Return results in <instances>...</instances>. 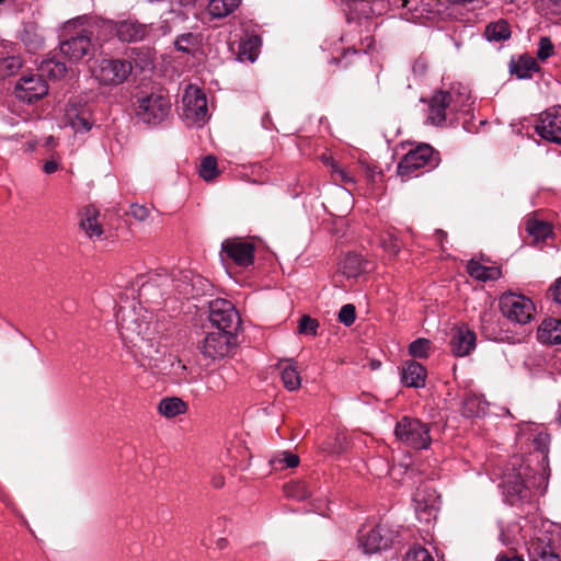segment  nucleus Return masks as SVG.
<instances>
[{
	"instance_id": "obj_60",
	"label": "nucleus",
	"mask_w": 561,
	"mask_h": 561,
	"mask_svg": "<svg viewBox=\"0 0 561 561\" xmlns=\"http://www.w3.org/2000/svg\"><path fill=\"white\" fill-rule=\"evenodd\" d=\"M411 0H388L390 7L407 8Z\"/></svg>"
},
{
	"instance_id": "obj_26",
	"label": "nucleus",
	"mask_w": 561,
	"mask_h": 561,
	"mask_svg": "<svg viewBox=\"0 0 561 561\" xmlns=\"http://www.w3.org/2000/svg\"><path fill=\"white\" fill-rule=\"evenodd\" d=\"M537 337L542 344H561V320L545 319L538 328Z\"/></svg>"
},
{
	"instance_id": "obj_59",
	"label": "nucleus",
	"mask_w": 561,
	"mask_h": 561,
	"mask_svg": "<svg viewBox=\"0 0 561 561\" xmlns=\"http://www.w3.org/2000/svg\"><path fill=\"white\" fill-rule=\"evenodd\" d=\"M434 236L436 241L440 244L442 250H445L443 242L447 239V233L444 230H436Z\"/></svg>"
},
{
	"instance_id": "obj_27",
	"label": "nucleus",
	"mask_w": 561,
	"mask_h": 561,
	"mask_svg": "<svg viewBox=\"0 0 561 561\" xmlns=\"http://www.w3.org/2000/svg\"><path fill=\"white\" fill-rule=\"evenodd\" d=\"M262 39L256 34H247L240 42L237 57L240 61L253 62L259 56Z\"/></svg>"
},
{
	"instance_id": "obj_25",
	"label": "nucleus",
	"mask_w": 561,
	"mask_h": 561,
	"mask_svg": "<svg viewBox=\"0 0 561 561\" xmlns=\"http://www.w3.org/2000/svg\"><path fill=\"white\" fill-rule=\"evenodd\" d=\"M174 289L183 297L195 296L199 294V285L203 278L194 274L192 271L179 272V277L173 278Z\"/></svg>"
},
{
	"instance_id": "obj_32",
	"label": "nucleus",
	"mask_w": 561,
	"mask_h": 561,
	"mask_svg": "<svg viewBox=\"0 0 561 561\" xmlns=\"http://www.w3.org/2000/svg\"><path fill=\"white\" fill-rule=\"evenodd\" d=\"M488 409L486 401L476 393H468L461 407V413L466 417H478L485 414Z\"/></svg>"
},
{
	"instance_id": "obj_55",
	"label": "nucleus",
	"mask_w": 561,
	"mask_h": 561,
	"mask_svg": "<svg viewBox=\"0 0 561 561\" xmlns=\"http://www.w3.org/2000/svg\"><path fill=\"white\" fill-rule=\"evenodd\" d=\"M413 72L416 75H424L427 69V60L424 57H419L414 60L412 66Z\"/></svg>"
},
{
	"instance_id": "obj_37",
	"label": "nucleus",
	"mask_w": 561,
	"mask_h": 561,
	"mask_svg": "<svg viewBox=\"0 0 561 561\" xmlns=\"http://www.w3.org/2000/svg\"><path fill=\"white\" fill-rule=\"evenodd\" d=\"M549 442L550 437L548 434L539 433L536 435L533 440L534 451L530 453L529 457L525 459V461L529 463L533 459H540L542 462H546L548 459Z\"/></svg>"
},
{
	"instance_id": "obj_50",
	"label": "nucleus",
	"mask_w": 561,
	"mask_h": 561,
	"mask_svg": "<svg viewBox=\"0 0 561 561\" xmlns=\"http://www.w3.org/2000/svg\"><path fill=\"white\" fill-rule=\"evenodd\" d=\"M403 561H434V559L427 549L414 546L408 550Z\"/></svg>"
},
{
	"instance_id": "obj_28",
	"label": "nucleus",
	"mask_w": 561,
	"mask_h": 561,
	"mask_svg": "<svg viewBox=\"0 0 561 561\" xmlns=\"http://www.w3.org/2000/svg\"><path fill=\"white\" fill-rule=\"evenodd\" d=\"M367 267V262L362 255L355 253L346 254L340 262V272L347 278H356L362 275Z\"/></svg>"
},
{
	"instance_id": "obj_48",
	"label": "nucleus",
	"mask_w": 561,
	"mask_h": 561,
	"mask_svg": "<svg viewBox=\"0 0 561 561\" xmlns=\"http://www.w3.org/2000/svg\"><path fill=\"white\" fill-rule=\"evenodd\" d=\"M381 247L389 255L396 256L402 248V242L392 232H387L381 237Z\"/></svg>"
},
{
	"instance_id": "obj_33",
	"label": "nucleus",
	"mask_w": 561,
	"mask_h": 561,
	"mask_svg": "<svg viewBox=\"0 0 561 561\" xmlns=\"http://www.w3.org/2000/svg\"><path fill=\"white\" fill-rule=\"evenodd\" d=\"M241 2L242 0H209L207 12L214 19H224L232 14Z\"/></svg>"
},
{
	"instance_id": "obj_3",
	"label": "nucleus",
	"mask_w": 561,
	"mask_h": 561,
	"mask_svg": "<svg viewBox=\"0 0 561 561\" xmlns=\"http://www.w3.org/2000/svg\"><path fill=\"white\" fill-rule=\"evenodd\" d=\"M59 48L72 61L93 55L91 32L76 21L67 22L61 31Z\"/></svg>"
},
{
	"instance_id": "obj_46",
	"label": "nucleus",
	"mask_w": 561,
	"mask_h": 561,
	"mask_svg": "<svg viewBox=\"0 0 561 561\" xmlns=\"http://www.w3.org/2000/svg\"><path fill=\"white\" fill-rule=\"evenodd\" d=\"M432 342L420 337L413 341L409 346V353L415 358H427L430 356Z\"/></svg>"
},
{
	"instance_id": "obj_31",
	"label": "nucleus",
	"mask_w": 561,
	"mask_h": 561,
	"mask_svg": "<svg viewBox=\"0 0 561 561\" xmlns=\"http://www.w3.org/2000/svg\"><path fill=\"white\" fill-rule=\"evenodd\" d=\"M468 274L481 282L495 280L501 277V270L495 266H485L479 261L470 260L467 264Z\"/></svg>"
},
{
	"instance_id": "obj_29",
	"label": "nucleus",
	"mask_w": 561,
	"mask_h": 561,
	"mask_svg": "<svg viewBox=\"0 0 561 561\" xmlns=\"http://www.w3.org/2000/svg\"><path fill=\"white\" fill-rule=\"evenodd\" d=\"M157 410L160 415L173 419L185 414L188 410V404L179 397H167L160 400Z\"/></svg>"
},
{
	"instance_id": "obj_35",
	"label": "nucleus",
	"mask_w": 561,
	"mask_h": 561,
	"mask_svg": "<svg viewBox=\"0 0 561 561\" xmlns=\"http://www.w3.org/2000/svg\"><path fill=\"white\" fill-rule=\"evenodd\" d=\"M484 36L489 42L506 41L511 37L510 24L501 19L485 26Z\"/></svg>"
},
{
	"instance_id": "obj_49",
	"label": "nucleus",
	"mask_w": 561,
	"mask_h": 561,
	"mask_svg": "<svg viewBox=\"0 0 561 561\" xmlns=\"http://www.w3.org/2000/svg\"><path fill=\"white\" fill-rule=\"evenodd\" d=\"M318 320L307 314H304L298 323V332L305 335L316 336L318 334Z\"/></svg>"
},
{
	"instance_id": "obj_30",
	"label": "nucleus",
	"mask_w": 561,
	"mask_h": 561,
	"mask_svg": "<svg viewBox=\"0 0 561 561\" xmlns=\"http://www.w3.org/2000/svg\"><path fill=\"white\" fill-rule=\"evenodd\" d=\"M160 277H149L147 280L142 282L138 289V297L141 302L153 305L158 304L162 297V293L159 288L161 283H159Z\"/></svg>"
},
{
	"instance_id": "obj_2",
	"label": "nucleus",
	"mask_w": 561,
	"mask_h": 561,
	"mask_svg": "<svg viewBox=\"0 0 561 561\" xmlns=\"http://www.w3.org/2000/svg\"><path fill=\"white\" fill-rule=\"evenodd\" d=\"M116 318L121 337L126 345L141 347L153 339V312L141 302L138 306H121Z\"/></svg>"
},
{
	"instance_id": "obj_56",
	"label": "nucleus",
	"mask_w": 561,
	"mask_h": 561,
	"mask_svg": "<svg viewBox=\"0 0 561 561\" xmlns=\"http://www.w3.org/2000/svg\"><path fill=\"white\" fill-rule=\"evenodd\" d=\"M550 293L554 301L561 305V277L550 287Z\"/></svg>"
},
{
	"instance_id": "obj_9",
	"label": "nucleus",
	"mask_w": 561,
	"mask_h": 561,
	"mask_svg": "<svg viewBox=\"0 0 561 561\" xmlns=\"http://www.w3.org/2000/svg\"><path fill=\"white\" fill-rule=\"evenodd\" d=\"M255 242L249 238H227L221 243L222 261H230L236 266L249 268L254 264Z\"/></svg>"
},
{
	"instance_id": "obj_61",
	"label": "nucleus",
	"mask_w": 561,
	"mask_h": 561,
	"mask_svg": "<svg viewBox=\"0 0 561 561\" xmlns=\"http://www.w3.org/2000/svg\"><path fill=\"white\" fill-rule=\"evenodd\" d=\"M160 31L162 35H167L171 33V26L167 21H163L160 25Z\"/></svg>"
},
{
	"instance_id": "obj_7",
	"label": "nucleus",
	"mask_w": 561,
	"mask_h": 561,
	"mask_svg": "<svg viewBox=\"0 0 561 561\" xmlns=\"http://www.w3.org/2000/svg\"><path fill=\"white\" fill-rule=\"evenodd\" d=\"M136 116L147 125H159L171 113L170 98L162 93H151L137 100Z\"/></svg>"
},
{
	"instance_id": "obj_42",
	"label": "nucleus",
	"mask_w": 561,
	"mask_h": 561,
	"mask_svg": "<svg viewBox=\"0 0 561 561\" xmlns=\"http://www.w3.org/2000/svg\"><path fill=\"white\" fill-rule=\"evenodd\" d=\"M526 230L537 240H545L551 233V226L542 220L528 219L526 222Z\"/></svg>"
},
{
	"instance_id": "obj_23",
	"label": "nucleus",
	"mask_w": 561,
	"mask_h": 561,
	"mask_svg": "<svg viewBox=\"0 0 561 561\" xmlns=\"http://www.w3.org/2000/svg\"><path fill=\"white\" fill-rule=\"evenodd\" d=\"M426 368L414 360L405 362L401 368V381L407 387L422 388L425 386Z\"/></svg>"
},
{
	"instance_id": "obj_63",
	"label": "nucleus",
	"mask_w": 561,
	"mask_h": 561,
	"mask_svg": "<svg viewBox=\"0 0 561 561\" xmlns=\"http://www.w3.org/2000/svg\"><path fill=\"white\" fill-rule=\"evenodd\" d=\"M226 543H227V541H226V539H224V538H220V539L217 541V546H218V548H219V549L225 548V547H226Z\"/></svg>"
},
{
	"instance_id": "obj_1",
	"label": "nucleus",
	"mask_w": 561,
	"mask_h": 561,
	"mask_svg": "<svg viewBox=\"0 0 561 561\" xmlns=\"http://www.w3.org/2000/svg\"><path fill=\"white\" fill-rule=\"evenodd\" d=\"M500 485L506 502L516 505L543 494L548 477L533 469L523 456L515 455L506 465Z\"/></svg>"
},
{
	"instance_id": "obj_12",
	"label": "nucleus",
	"mask_w": 561,
	"mask_h": 561,
	"mask_svg": "<svg viewBox=\"0 0 561 561\" xmlns=\"http://www.w3.org/2000/svg\"><path fill=\"white\" fill-rule=\"evenodd\" d=\"M48 93L47 81L39 73L24 75L14 87V95L18 100L32 104L43 99Z\"/></svg>"
},
{
	"instance_id": "obj_21",
	"label": "nucleus",
	"mask_w": 561,
	"mask_h": 561,
	"mask_svg": "<svg viewBox=\"0 0 561 561\" xmlns=\"http://www.w3.org/2000/svg\"><path fill=\"white\" fill-rule=\"evenodd\" d=\"M80 228L91 240H101L104 229L99 220L100 211L92 205L84 206L80 211Z\"/></svg>"
},
{
	"instance_id": "obj_13",
	"label": "nucleus",
	"mask_w": 561,
	"mask_h": 561,
	"mask_svg": "<svg viewBox=\"0 0 561 561\" xmlns=\"http://www.w3.org/2000/svg\"><path fill=\"white\" fill-rule=\"evenodd\" d=\"M234 344L233 333L216 330L206 334L201 345V352L207 358L219 359L227 356Z\"/></svg>"
},
{
	"instance_id": "obj_45",
	"label": "nucleus",
	"mask_w": 561,
	"mask_h": 561,
	"mask_svg": "<svg viewBox=\"0 0 561 561\" xmlns=\"http://www.w3.org/2000/svg\"><path fill=\"white\" fill-rule=\"evenodd\" d=\"M41 71L54 79H58L66 75L67 67L64 62L59 60L48 59L42 62Z\"/></svg>"
},
{
	"instance_id": "obj_39",
	"label": "nucleus",
	"mask_w": 561,
	"mask_h": 561,
	"mask_svg": "<svg viewBox=\"0 0 561 561\" xmlns=\"http://www.w3.org/2000/svg\"><path fill=\"white\" fill-rule=\"evenodd\" d=\"M199 43L201 39L198 34L187 32L178 35L173 42V45L178 51L193 54L199 46Z\"/></svg>"
},
{
	"instance_id": "obj_18",
	"label": "nucleus",
	"mask_w": 561,
	"mask_h": 561,
	"mask_svg": "<svg viewBox=\"0 0 561 561\" xmlns=\"http://www.w3.org/2000/svg\"><path fill=\"white\" fill-rule=\"evenodd\" d=\"M116 36L125 43H136L147 39L151 32V24L140 23L135 19L117 21L113 24Z\"/></svg>"
},
{
	"instance_id": "obj_22",
	"label": "nucleus",
	"mask_w": 561,
	"mask_h": 561,
	"mask_svg": "<svg viewBox=\"0 0 561 561\" xmlns=\"http://www.w3.org/2000/svg\"><path fill=\"white\" fill-rule=\"evenodd\" d=\"M477 336L467 327H459L450 339V350L456 356H466L476 347Z\"/></svg>"
},
{
	"instance_id": "obj_40",
	"label": "nucleus",
	"mask_w": 561,
	"mask_h": 561,
	"mask_svg": "<svg viewBox=\"0 0 561 561\" xmlns=\"http://www.w3.org/2000/svg\"><path fill=\"white\" fill-rule=\"evenodd\" d=\"M270 463L274 470L295 468L299 465V457L290 451H282L273 456Z\"/></svg>"
},
{
	"instance_id": "obj_43",
	"label": "nucleus",
	"mask_w": 561,
	"mask_h": 561,
	"mask_svg": "<svg viewBox=\"0 0 561 561\" xmlns=\"http://www.w3.org/2000/svg\"><path fill=\"white\" fill-rule=\"evenodd\" d=\"M198 173L205 181L214 180L219 174L217 159L214 156L204 157L201 161Z\"/></svg>"
},
{
	"instance_id": "obj_19",
	"label": "nucleus",
	"mask_w": 561,
	"mask_h": 561,
	"mask_svg": "<svg viewBox=\"0 0 561 561\" xmlns=\"http://www.w3.org/2000/svg\"><path fill=\"white\" fill-rule=\"evenodd\" d=\"M66 117L76 133H88L92 128L93 121L91 110L80 100H70L68 102Z\"/></svg>"
},
{
	"instance_id": "obj_8",
	"label": "nucleus",
	"mask_w": 561,
	"mask_h": 561,
	"mask_svg": "<svg viewBox=\"0 0 561 561\" xmlns=\"http://www.w3.org/2000/svg\"><path fill=\"white\" fill-rule=\"evenodd\" d=\"M133 71V64L126 59L104 58L93 70L95 80L103 87L123 84Z\"/></svg>"
},
{
	"instance_id": "obj_14",
	"label": "nucleus",
	"mask_w": 561,
	"mask_h": 561,
	"mask_svg": "<svg viewBox=\"0 0 561 561\" xmlns=\"http://www.w3.org/2000/svg\"><path fill=\"white\" fill-rule=\"evenodd\" d=\"M183 114L192 123L204 122L207 117V99L197 87L190 84L183 93Z\"/></svg>"
},
{
	"instance_id": "obj_52",
	"label": "nucleus",
	"mask_w": 561,
	"mask_h": 561,
	"mask_svg": "<svg viewBox=\"0 0 561 561\" xmlns=\"http://www.w3.org/2000/svg\"><path fill=\"white\" fill-rule=\"evenodd\" d=\"M225 386V379L220 374H209L206 378V387L211 392L220 393Z\"/></svg>"
},
{
	"instance_id": "obj_5",
	"label": "nucleus",
	"mask_w": 561,
	"mask_h": 561,
	"mask_svg": "<svg viewBox=\"0 0 561 561\" xmlns=\"http://www.w3.org/2000/svg\"><path fill=\"white\" fill-rule=\"evenodd\" d=\"M440 162L439 152L427 144H420L407 152L398 164V174L402 179L413 176L417 170L428 172Z\"/></svg>"
},
{
	"instance_id": "obj_24",
	"label": "nucleus",
	"mask_w": 561,
	"mask_h": 561,
	"mask_svg": "<svg viewBox=\"0 0 561 561\" xmlns=\"http://www.w3.org/2000/svg\"><path fill=\"white\" fill-rule=\"evenodd\" d=\"M282 382L288 391H296L301 386L300 371L297 362L291 358L280 359L277 364Z\"/></svg>"
},
{
	"instance_id": "obj_64",
	"label": "nucleus",
	"mask_w": 561,
	"mask_h": 561,
	"mask_svg": "<svg viewBox=\"0 0 561 561\" xmlns=\"http://www.w3.org/2000/svg\"><path fill=\"white\" fill-rule=\"evenodd\" d=\"M557 421L561 425V403L559 404Z\"/></svg>"
},
{
	"instance_id": "obj_41",
	"label": "nucleus",
	"mask_w": 561,
	"mask_h": 561,
	"mask_svg": "<svg viewBox=\"0 0 561 561\" xmlns=\"http://www.w3.org/2000/svg\"><path fill=\"white\" fill-rule=\"evenodd\" d=\"M284 492L287 497L295 499L297 501H305L311 492L305 481H291L284 485Z\"/></svg>"
},
{
	"instance_id": "obj_15",
	"label": "nucleus",
	"mask_w": 561,
	"mask_h": 561,
	"mask_svg": "<svg viewBox=\"0 0 561 561\" xmlns=\"http://www.w3.org/2000/svg\"><path fill=\"white\" fill-rule=\"evenodd\" d=\"M414 510L421 522L428 523L436 518L439 507V496L428 485H420L413 494Z\"/></svg>"
},
{
	"instance_id": "obj_4",
	"label": "nucleus",
	"mask_w": 561,
	"mask_h": 561,
	"mask_svg": "<svg viewBox=\"0 0 561 561\" xmlns=\"http://www.w3.org/2000/svg\"><path fill=\"white\" fill-rule=\"evenodd\" d=\"M528 556L530 561H561V527L540 530L529 542Z\"/></svg>"
},
{
	"instance_id": "obj_36",
	"label": "nucleus",
	"mask_w": 561,
	"mask_h": 561,
	"mask_svg": "<svg viewBox=\"0 0 561 561\" xmlns=\"http://www.w3.org/2000/svg\"><path fill=\"white\" fill-rule=\"evenodd\" d=\"M20 38L28 50L39 49L44 44L43 35L38 32L37 26L33 23L24 25Z\"/></svg>"
},
{
	"instance_id": "obj_17",
	"label": "nucleus",
	"mask_w": 561,
	"mask_h": 561,
	"mask_svg": "<svg viewBox=\"0 0 561 561\" xmlns=\"http://www.w3.org/2000/svg\"><path fill=\"white\" fill-rule=\"evenodd\" d=\"M358 541L363 551L371 554L388 549L391 546L392 537L386 527L378 525L368 530H360Z\"/></svg>"
},
{
	"instance_id": "obj_53",
	"label": "nucleus",
	"mask_w": 561,
	"mask_h": 561,
	"mask_svg": "<svg viewBox=\"0 0 561 561\" xmlns=\"http://www.w3.org/2000/svg\"><path fill=\"white\" fill-rule=\"evenodd\" d=\"M554 46L551 39L547 36L541 37L538 44L537 57L540 60H546L553 55Z\"/></svg>"
},
{
	"instance_id": "obj_57",
	"label": "nucleus",
	"mask_w": 561,
	"mask_h": 561,
	"mask_svg": "<svg viewBox=\"0 0 561 561\" xmlns=\"http://www.w3.org/2000/svg\"><path fill=\"white\" fill-rule=\"evenodd\" d=\"M59 168V161H57L56 159H50V160H47L44 165H43V171L46 173V174H53L54 172H56Z\"/></svg>"
},
{
	"instance_id": "obj_58",
	"label": "nucleus",
	"mask_w": 561,
	"mask_h": 561,
	"mask_svg": "<svg viewBox=\"0 0 561 561\" xmlns=\"http://www.w3.org/2000/svg\"><path fill=\"white\" fill-rule=\"evenodd\" d=\"M496 561H524V559L515 553H501L497 556Z\"/></svg>"
},
{
	"instance_id": "obj_54",
	"label": "nucleus",
	"mask_w": 561,
	"mask_h": 561,
	"mask_svg": "<svg viewBox=\"0 0 561 561\" xmlns=\"http://www.w3.org/2000/svg\"><path fill=\"white\" fill-rule=\"evenodd\" d=\"M129 215L138 221H145L150 216V210L144 205L133 204L129 208Z\"/></svg>"
},
{
	"instance_id": "obj_44",
	"label": "nucleus",
	"mask_w": 561,
	"mask_h": 561,
	"mask_svg": "<svg viewBox=\"0 0 561 561\" xmlns=\"http://www.w3.org/2000/svg\"><path fill=\"white\" fill-rule=\"evenodd\" d=\"M22 67V59L19 56H8L0 58V79H4L16 73Z\"/></svg>"
},
{
	"instance_id": "obj_62",
	"label": "nucleus",
	"mask_w": 561,
	"mask_h": 561,
	"mask_svg": "<svg viewBox=\"0 0 561 561\" xmlns=\"http://www.w3.org/2000/svg\"><path fill=\"white\" fill-rule=\"evenodd\" d=\"M211 484L214 488H217V489L221 488L224 485V478L220 476L213 478Z\"/></svg>"
},
{
	"instance_id": "obj_47",
	"label": "nucleus",
	"mask_w": 561,
	"mask_h": 561,
	"mask_svg": "<svg viewBox=\"0 0 561 561\" xmlns=\"http://www.w3.org/2000/svg\"><path fill=\"white\" fill-rule=\"evenodd\" d=\"M331 178L335 183H341L345 185H354L355 179L350 173L348 170L340 167L337 163H331Z\"/></svg>"
},
{
	"instance_id": "obj_51",
	"label": "nucleus",
	"mask_w": 561,
	"mask_h": 561,
	"mask_svg": "<svg viewBox=\"0 0 561 561\" xmlns=\"http://www.w3.org/2000/svg\"><path fill=\"white\" fill-rule=\"evenodd\" d=\"M356 320V309L352 304L344 305L339 312V321L346 327L352 325Z\"/></svg>"
},
{
	"instance_id": "obj_38",
	"label": "nucleus",
	"mask_w": 561,
	"mask_h": 561,
	"mask_svg": "<svg viewBox=\"0 0 561 561\" xmlns=\"http://www.w3.org/2000/svg\"><path fill=\"white\" fill-rule=\"evenodd\" d=\"M539 69L535 58L529 56H522L517 62L511 66L512 73L516 75L519 79L530 78L533 72Z\"/></svg>"
},
{
	"instance_id": "obj_6",
	"label": "nucleus",
	"mask_w": 561,
	"mask_h": 561,
	"mask_svg": "<svg viewBox=\"0 0 561 561\" xmlns=\"http://www.w3.org/2000/svg\"><path fill=\"white\" fill-rule=\"evenodd\" d=\"M394 435L405 446L416 450L427 449L432 444L431 425L415 417H401L396 424Z\"/></svg>"
},
{
	"instance_id": "obj_34",
	"label": "nucleus",
	"mask_w": 561,
	"mask_h": 561,
	"mask_svg": "<svg viewBox=\"0 0 561 561\" xmlns=\"http://www.w3.org/2000/svg\"><path fill=\"white\" fill-rule=\"evenodd\" d=\"M446 92L453 94L451 112L458 113L469 111L471 105V94L466 87H462L461 84H458L457 87L453 85L451 89Z\"/></svg>"
},
{
	"instance_id": "obj_20",
	"label": "nucleus",
	"mask_w": 561,
	"mask_h": 561,
	"mask_svg": "<svg viewBox=\"0 0 561 561\" xmlns=\"http://www.w3.org/2000/svg\"><path fill=\"white\" fill-rule=\"evenodd\" d=\"M453 94L446 91H436L428 101L427 122L440 126L446 121L447 110L451 112Z\"/></svg>"
},
{
	"instance_id": "obj_10",
	"label": "nucleus",
	"mask_w": 561,
	"mask_h": 561,
	"mask_svg": "<svg viewBox=\"0 0 561 561\" xmlns=\"http://www.w3.org/2000/svg\"><path fill=\"white\" fill-rule=\"evenodd\" d=\"M502 314L512 322L526 324L535 314V305L526 296L514 293H506L500 299Z\"/></svg>"
},
{
	"instance_id": "obj_16",
	"label": "nucleus",
	"mask_w": 561,
	"mask_h": 561,
	"mask_svg": "<svg viewBox=\"0 0 561 561\" xmlns=\"http://www.w3.org/2000/svg\"><path fill=\"white\" fill-rule=\"evenodd\" d=\"M535 129L542 139L561 146V105L542 112Z\"/></svg>"
},
{
	"instance_id": "obj_11",
	"label": "nucleus",
	"mask_w": 561,
	"mask_h": 561,
	"mask_svg": "<svg viewBox=\"0 0 561 561\" xmlns=\"http://www.w3.org/2000/svg\"><path fill=\"white\" fill-rule=\"evenodd\" d=\"M209 320L217 330L233 334L240 327L239 313L227 299H215L209 304Z\"/></svg>"
}]
</instances>
